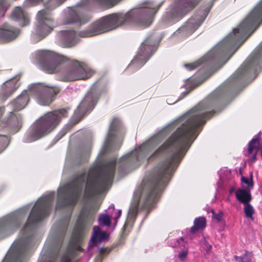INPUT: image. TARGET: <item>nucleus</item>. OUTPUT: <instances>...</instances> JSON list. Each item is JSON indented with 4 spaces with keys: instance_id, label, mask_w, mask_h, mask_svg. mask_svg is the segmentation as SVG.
<instances>
[{
    "instance_id": "1",
    "label": "nucleus",
    "mask_w": 262,
    "mask_h": 262,
    "mask_svg": "<svg viewBox=\"0 0 262 262\" xmlns=\"http://www.w3.org/2000/svg\"><path fill=\"white\" fill-rule=\"evenodd\" d=\"M214 104L213 98L209 97L203 100L135 150L120 158L118 169L121 172L138 166L141 160L146 158L177 126L180 125L177 131L147 158V161L150 162L166 153H171L170 157L159 164L153 173L143 181L140 188L135 192L128 211V221H135L140 208L149 210L154 207L171 174L196 138L200 131V127L211 117L212 112L210 110Z\"/></svg>"
},
{
    "instance_id": "2",
    "label": "nucleus",
    "mask_w": 262,
    "mask_h": 262,
    "mask_svg": "<svg viewBox=\"0 0 262 262\" xmlns=\"http://www.w3.org/2000/svg\"><path fill=\"white\" fill-rule=\"evenodd\" d=\"M116 160L102 165L97 163L85 171L75 175L71 181L58 189L56 209L73 207L79 201L84 186V197L89 199L105 191L115 173Z\"/></svg>"
},
{
    "instance_id": "3",
    "label": "nucleus",
    "mask_w": 262,
    "mask_h": 262,
    "mask_svg": "<svg viewBox=\"0 0 262 262\" xmlns=\"http://www.w3.org/2000/svg\"><path fill=\"white\" fill-rule=\"evenodd\" d=\"M163 2L155 5L147 2L145 7L133 9L126 13H113L102 17L93 23L89 28L80 32L83 37H91L115 29L122 26L134 25L143 27L149 26L153 15Z\"/></svg>"
},
{
    "instance_id": "4",
    "label": "nucleus",
    "mask_w": 262,
    "mask_h": 262,
    "mask_svg": "<svg viewBox=\"0 0 262 262\" xmlns=\"http://www.w3.org/2000/svg\"><path fill=\"white\" fill-rule=\"evenodd\" d=\"M34 59L42 69L50 74L60 73L64 81L86 79L94 73L83 62L72 60L49 50H39L34 53Z\"/></svg>"
},
{
    "instance_id": "5",
    "label": "nucleus",
    "mask_w": 262,
    "mask_h": 262,
    "mask_svg": "<svg viewBox=\"0 0 262 262\" xmlns=\"http://www.w3.org/2000/svg\"><path fill=\"white\" fill-rule=\"evenodd\" d=\"M54 196L55 192H51L39 198L34 205L19 238L13 243L9 262L24 261L27 251L33 242L36 224L49 214Z\"/></svg>"
},
{
    "instance_id": "6",
    "label": "nucleus",
    "mask_w": 262,
    "mask_h": 262,
    "mask_svg": "<svg viewBox=\"0 0 262 262\" xmlns=\"http://www.w3.org/2000/svg\"><path fill=\"white\" fill-rule=\"evenodd\" d=\"M248 38L236 28L223 40L214 47L203 59L194 63H187L184 67L189 70L195 69L202 62H207L213 66L225 64Z\"/></svg>"
},
{
    "instance_id": "7",
    "label": "nucleus",
    "mask_w": 262,
    "mask_h": 262,
    "mask_svg": "<svg viewBox=\"0 0 262 262\" xmlns=\"http://www.w3.org/2000/svg\"><path fill=\"white\" fill-rule=\"evenodd\" d=\"M68 112L64 109L48 112L41 117L26 133L24 141L30 143L46 136L57 125L60 120L66 117Z\"/></svg>"
},
{
    "instance_id": "8",
    "label": "nucleus",
    "mask_w": 262,
    "mask_h": 262,
    "mask_svg": "<svg viewBox=\"0 0 262 262\" xmlns=\"http://www.w3.org/2000/svg\"><path fill=\"white\" fill-rule=\"evenodd\" d=\"M98 209L99 206L95 204H86L82 207L72 235V239L75 244L81 242L85 232L84 226H91L93 223Z\"/></svg>"
},
{
    "instance_id": "9",
    "label": "nucleus",
    "mask_w": 262,
    "mask_h": 262,
    "mask_svg": "<svg viewBox=\"0 0 262 262\" xmlns=\"http://www.w3.org/2000/svg\"><path fill=\"white\" fill-rule=\"evenodd\" d=\"M200 0H175L167 9L162 20L165 24H171L192 10Z\"/></svg>"
},
{
    "instance_id": "10",
    "label": "nucleus",
    "mask_w": 262,
    "mask_h": 262,
    "mask_svg": "<svg viewBox=\"0 0 262 262\" xmlns=\"http://www.w3.org/2000/svg\"><path fill=\"white\" fill-rule=\"evenodd\" d=\"M27 213V208L24 207L0 220V239L9 235L19 227Z\"/></svg>"
},
{
    "instance_id": "11",
    "label": "nucleus",
    "mask_w": 262,
    "mask_h": 262,
    "mask_svg": "<svg viewBox=\"0 0 262 262\" xmlns=\"http://www.w3.org/2000/svg\"><path fill=\"white\" fill-rule=\"evenodd\" d=\"M262 21V0L249 13L236 29L246 37L255 31Z\"/></svg>"
},
{
    "instance_id": "12",
    "label": "nucleus",
    "mask_w": 262,
    "mask_h": 262,
    "mask_svg": "<svg viewBox=\"0 0 262 262\" xmlns=\"http://www.w3.org/2000/svg\"><path fill=\"white\" fill-rule=\"evenodd\" d=\"M61 89L58 86H49L42 84H36L32 86L30 94L34 95L38 103L42 105H48L54 100Z\"/></svg>"
},
{
    "instance_id": "13",
    "label": "nucleus",
    "mask_w": 262,
    "mask_h": 262,
    "mask_svg": "<svg viewBox=\"0 0 262 262\" xmlns=\"http://www.w3.org/2000/svg\"><path fill=\"white\" fill-rule=\"evenodd\" d=\"M37 19L38 25L35 29V33L40 37L41 39L52 31L54 21L48 9L39 11L37 15Z\"/></svg>"
},
{
    "instance_id": "14",
    "label": "nucleus",
    "mask_w": 262,
    "mask_h": 262,
    "mask_svg": "<svg viewBox=\"0 0 262 262\" xmlns=\"http://www.w3.org/2000/svg\"><path fill=\"white\" fill-rule=\"evenodd\" d=\"M97 99L98 95L96 91L93 89H91L75 112L73 118V119H76L74 122L75 124L77 123L88 112L94 108Z\"/></svg>"
},
{
    "instance_id": "15",
    "label": "nucleus",
    "mask_w": 262,
    "mask_h": 262,
    "mask_svg": "<svg viewBox=\"0 0 262 262\" xmlns=\"http://www.w3.org/2000/svg\"><path fill=\"white\" fill-rule=\"evenodd\" d=\"M154 46L151 44L149 39L145 40L141 45L137 55L129 64V68L139 69L142 67L154 53Z\"/></svg>"
},
{
    "instance_id": "16",
    "label": "nucleus",
    "mask_w": 262,
    "mask_h": 262,
    "mask_svg": "<svg viewBox=\"0 0 262 262\" xmlns=\"http://www.w3.org/2000/svg\"><path fill=\"white\" fill-rule=\"evenodd\" d=\"M68 225V222L67 219L62 223L57 226H54L52 228L48 240L51 241L52 246L56 253H58L60 249Z\"/></svg>"
},
{
    "instance_id": "17",
    "label": "nucleus",
    "mask_w": 262,
    "mask_h": 262,
    "mask_svg": "<svg viewBox=\"0 0 262 262\" xmlns=\"http://www.w3.org/2000/svg\"><path fill=\"white\" fill-rule=\"evenodd\" d=\"M121 129V122L118 118H114L110 125V129L103 147V153L106 154L115 148L116 136Z\"/></svg>"
},
{
    "instance_id": "18",
    "label": "nucleus",
    "mask_w": 262,
    "mask_h": 262,
    "mask_svg": "<svg viewBox=\"0 0 262 262\" xmlns=\"http://www.w3.org/2000/svg\"><path fill=\"white\" fill-rule=\"evenodd\" d=\"M211 5L206 8L203 11H200L196 14L190 18L186 23L179 30L181 32L191 34L196 30L198 27L204 21L206 17L208 15Z\"/></svg>"
},
{
    "instance_id": "19",
    "label": "nucleus",
    "mask_w": 262,
    "mask_h": 262,
    "mask_svg": "<svg viewBox=\"0 0 262 262\" xmlns=\"http://www.w3.org/2000/svg\"><path fill=\"white\" fill-rule=\"evenodd\" d=\"M19 30L8 24H4L0 29V43L10 41L17 37Z\"/></svg>"
},
{
    "instance_id": "20",
    "label": "nucleus",
    "mask_w": 262,
    "mask_h": 262,
    "mask_svg": "<svg viewBox=\"0 0 262 262\" xmlns=\"http://www.w3.org/2000/svg\"><path fill=\"white\" fill-rule=\"evenodd\" d=\"M58 36L64 46L70 47L75 43L76 33L73 30H62L58 33Z\"/></svg>"
},
{
    "instance_id": "21",
    "label": "nucleus",
    "mask_w": 262,
    "mask_h": 262,
    "mask_svg": "<svg viewBox=\"0 0 262 262\" xmlns=\"http://www.w3.org/2000/svg\"><path fill=\"white\" fill-rule=\"evenodd\" d=\"M260 148V142L258 138H253L248 144V148L245 155L251 161L256 159V156Z\"/></svg>"
},
{
    "instance_id": "22",
    "label": "nucleus",
    "mask_w": 262,
    "mask_h": 262,
    "mask_svg": "<svg viewBox=\"0 0 262 262\" xmlns=\"http://www.w3.org/2000/svg\"><path fill=\"white\" fill-rule=\"evenodd\" d=\"M12 18L19 21L22 26H27L29 24V17L20 7H16L13 11Z\"/></svg>"
},
{
    "instance_id": "23",
    "label": "nucleus",
    "mask_w": 262,
    "mask_h": 262,
    "mask_svg": "<svg viewBox=\"0 0 262 262\" xmlns=\"http://www.w3.org/2000/svg\"><path fill=\"white\" fill-rule=\"evenodd\" d=\"M28 101V94L27 92H24L10 103V106L13 107L14 111H19L24 108Z\"/></svg>"
},
{
    "instance_id": "24",
    "label": "nucleus",
    "mask_w": 262,
    "mask_h": 262,
    "mask_svg": "<svg viewBox=\"0 0 262 262\" xmlns=\"http://www.w3.org/2000/svg\"><path fill=\"white\" fill-rule=\"evenodd\" d=\"M108 238V234L105 231H101L98 226L93 227V235L91 242L95 245L97 242H102L107 240Z\"/></svg>"
},
{
    "instance_id": "25",
    "label": "nucleus",
    "mask_w": 262,
    "mask_h": 262,
    "mask_svg": "<svg viewBox=\"0 0 262 262\" xmlns=\"http://www.w3.org/2000/svg\"><path fill=\"white\" fill-rule=\"evenodd\" d=\"M235 196L237 200L244 204L249 203L252 199L250 191L247 189L237 190L235 192Z\"/></svg>"
},
{
    "instance_id": "26",
    "label": "nucleus",
    "mask_w": 262,
    "mask_h": 262,
    "mask_svg": "<svg viewBox=\"0 0 262 262\" xmlns=\"http://www.w3.org/2000/svg\"><path fill=\"white\" fill-rule=\"evenodd\" d=\"M19 79V76H16L15 78L11 79L8 81H7L4 84L6 87L5 90V94L6 96H10L13 93L19 86V84L17 83V81Z\"/></svg>"
},
{
    "instance_id": "27",
    "label": "nucleus",
    "mask_w": 262,
    "mask_h": 262,
    "mask_svg": "<svg viewBox=\"0 0 262 262\" xmlns=\"http://www.w3.org/2000/svg\"><path fill=\"white\" fill-rule=\"evenodd\" d=\"M9 123L11 127L13 128L16 132H18L21 127L23 123L21 116L18 114L11 117Z\"/></svg>"
},
{
    "instance_id": "28",
    "label": "nucleus",
    "mask_w": 262,
    "mask_h": 262,
    "mask_svg": "<svg viewBox=\"0 0 262 262\" xmlns=\"http://www.w3.org/2000/svg\"><path fill=\"white\" fill-rule=\"evenodd\" d=\"M245 62H262V45L259 49L253 53Z\"/></svg>"
},
{
    "instance_id": "29",
    "label": "nucleus",
    "mask_w": 262,
    "mask_h": 262,
    "mask_svg": "<svg viewBox=\"0 0 262 262\" xmlns=\"http://www.w3.org/2000/svg\"><path fill=\"white\" fill-rule=\"evenodd\" d=\"M206 225V220L203 217L196 218L194 221V225L190 228L191 232H195L205 227Z\"/></svg>"
},
{
    "instance_id": "30",
    "label": "nucleus",
    "mask_w": 262,
    "mask_h": 262,
    "mask_svg": "<svg viewBox=\"0 0 262 262\" xmlns=\"http://www.w3.org/2000/svg\"><path fill=\"white\" fill-rule=\"evenodd\" d=\"M244 211L246 217L253 221L254 220L253 215L254 213V209L249 203L244 204Z\"/></svg>"
},
{
    "instance_id": "31",
    "label": "nucleus",
    "mask_w": 262,
    "mask_h": 262,
    "mask_svg": "<svg viewBox=\"0 0 262 262\" xmlns=\"http://www.w3.org/2000/svg\"><path fill=\"white\" fill-rule=\"evenodd\" d=\"M112 215L102 214L99 215L98 222L100 226H109L111 225V217Z\"/></svg>"
},
{
    "instance_id": "32",
    "label": "nucleus",
    "mask_w": 262,
    "mask_h": 262,
    "mask_svg": "<svg viewBox=\"0 0 262 262\" xmlns=\"http://www.w3.org/2000/svg\"><path fill=\"white\" fill-rule=\"evenodd\" d=\"M169 244L170 246L172 247H180L181 246L184 247L185 246V242L184 241V239L182 237H181L179 239H172L170 240V242L169 243Z\"/></svg>"
},
{
    "instance_id": "33",
    "label": "nucleus",
    "mask_w": 262,
    "mask_h": 262,
    "mask_svg": "<svg viewBox=\"0 0 262 262\" xmlns=\"http://www.w3.org/2000/svg\"><path fill=\"white\" fill-rule=\"evenodd\" d=\"M251 254L247 251L246 252L245 255L243 257L234 256V259L238 262H250Z\"/></svg>"
},
{
    "instance_id": "34",
    "label": "nucleus",
    "mask_w": 262,
    "mask_h": 262,
    "mask_svg": "<svg viewBox=\"0 0 262 262\" xmlns=\"http://www.w3.org/2000/svg\"><path fill=\"white\" fill-rule=\"evenodd\" d=\"M8 144V137L6 136H0V154L6 148Z\"/></svg>"
},
{
    "instance_id": "35",
    "label": "nucleus",
    "mask_w": 262,
    "mask_h": 262,
    "mask_svg": "<svg viewBox=\"0 0 262 262\" xmlns=\"http://www.w3.org/2000/svg\"><path fill=\"white\" fill-rule=\"evenodd\" d=\"M90 151V147H86L85 148L81 149L78 156L80 158H82L83 160H85L89 154Z\"/></svg>"
},
{
    "instance_id": "36",
    "label": "nucleus",
    "mask_w": 262,
    "mask_h": 262,
    "mask_svg": "<svg viewBox=\"0 0 262 262\" xmlns=\"http://www.w3.org/2000/svg\"><path fill=\"white\" fill-rule=\"evenodd\" d=\"M4 1L5 0H0V17L4 15L8 8V5Z\"/></svg>"
},
{
    "instance_id": "37",
    "label": "nucleus",
    "mask_w": 262,
    "mask_h": 262,
    "mask_svg": "<svg viewBox=\"0 0 262 262\" xmlns=\"http://www.w3.org/2000/svg\"><path fill=\"white\" fill-rule=\"evenodd\" d=\"M59 262H73L69 252L64 253L61 256Z\"/></svg>"
},
{
    "instance_id": "38",
    "label": "nucleus",
    "mask_w": 262,
    "mask_h": 262,
    "mask_svg": "<svg viewBox=\"0 0 262 262\" xmlns=\"http://www.w3.org/2000/svg\"><path fill=\"white\" fill-rule=\"evenodd\" d=\"M213 214V218L215 219L218 222H221L222 220L223 216L224 215L223 212L220 211L218 213H215L213 210H212Z\"/></svg>"
},
{
    "instance_id": "39",
    "label": "nucleus",
    "mask_w": 262,
    "mask_h": 262,
    "mask_svg": "<svg viewBox=\"0 0 262 262\" xmlns=\"http://www.w3.org/2000/svg\"><path fill=\"white\" fill-rule=\"evenodd\" d=\"M188 254V249L187 248L184 247V249L179 253L178 257L180 260H183L186 258Z\"/></svg>"
},
{
    "instance_id": "40",
    "label": "nucleus",
    "mask_w": 262,
    "mask_h": 262,
    "mask_svg": "<svg viewBox=\"0 0 262 262\" xmlns=\"http://www.w3.org/2000/svg\"><path fill=\"white\" fill-rule=\"evenodd\" d=\"M241 180L243 183L246 184L247 185L248 187H249L250 188H253V184L252 182V178H250V179H249L244 177H242L241 178Z\"/></svg>"
},
{
    "instance_id": "41",
    "label": "nucleus",
    "mask_w": 262,
    "mask_h": 262,
    "mask_svg": "<svg viewBox=\"0 0 262 262\" xmlns=\"http://www.w3.org/2000/svg\"><path fill=\"white\" fill-rule=\"evenodd\" d=\"M204 248L205 249L206 253L209 254L212 248V246L210 244H209L206 240H205L204 241Z\"/></svg>"
},
{
    "instance_id": "42",
    "label": "nucleus",
    "mask_w": 262,
    "mask_h": 262,
    "mask_svg": "<svg viewBox=\"0 0 262 262\" xmlns=\"http://www.w3.org/2000/svg\"><path fill=\"white\" fill-rule=\"evenodd\" d=\"M66 0H50L49 3L52 4L54 2H56V5L54 7H52L53 8L56 6H59L61 4H62Z\"/></svg>"
},
{
    "instance_id": "43",
    "label": "nucleus",
    "mask_w": 262,
    "mask_h": 262,
    "mask_svg": "<svg viewBox=\"0 0 262 262\" xmlns=\"http://www.w3.org/2000/svg\"><path fill=\"white\" fill-rule=\"evenodd\" d=\"M121 215V210H119L117 212V214L116 216H114V219L115 221H117V220L120 217Z\"/></svg>"
},
{
    "instance_id": "44",
    "label": "nucleus",
    "mask_w": 262,
    "mask_h": 262,
    "mask_svg": "<svg viewBox=\"0 0 262 262\" xmlns=\"http://www.w3.org/2000/svg\"><path fill=\"white\" fill-rule=\"evenodd\" d=\"M189 93V91H187V92H183L182 94V95L183 96L181 98H180V99H179L178 100H180L182 98H183L184 97H185L187 95V94Z\"/></svg>"
},
{
    "instance_id": "45",
    "label": "nucleus",
    "mask_w": 262,
    "mask_h": 262,
    "mask_svg": "<svg viewBox=\"0 0 262 262\" xmlns=\"http://www.w3.org/2000/svg\"><path fill=\"white\" fill-rule=\"evenodd\" d=\"M67 132L66 131H64V130H62L60 134H62L60 136V137H59V139L61 138L62 136H63L66 134Z\"/></svg>"
},
{
    "instance_id": "46",
    "label": "nucleus",
    "mask_w": 262,
    "mask_h": 262,
    "mask_svg": "<svg viewBox=\"0 0 262 262\" xmlns=\"http://www.w3.org/2000/svg\"><path fill=\"white\" fill-rule=\"evenodd\" d=\"M108 209H112L113 210H115V206L114 204L111 205L109 208Z\"/></svg>"
},
{
    "instance_id": "47",
    "label": "nucleus",
    "mask_w": 262,
    "mask_h": 262,
    "mask_svg": "<svg viewBox=\"0 0 262 262\" xmlns=\"http://www.w3.org/2000/svg\"><path fill=\"white\" fill-rule=\"evenodd\" d=\"M2 114H3V111H2V108H0V117L2 116Z\"/></svg>"
},
{
    "instance_id": "48",
    "label": "nucleus",
    "mask_w": 262,
    "mask_h": 262,
    "mask_svg": "<svg viewBox=\"0 0 262 262\" xmlns=\"http://www.w3.org/2000/svg\"><path fill=\"white\" fill-rule=\"evenodd\" d=\"M104 249H103V248H101V249H100V252H101V253H103V252H104Z\"/></svg>"
},
{
    "instance_id": "49",
    "label": "nucleus",
    "mask_w": 262,
    "mask_h": 262,
    "mask_svg": "<svg viewBox=\"0 0 262 262\" xmlns=\"http://www.w3.org/2000/svg\"><path fill=\"white\" fill-rule=\"evenodd\" d=\"M190 86H191V84H190V85H188V84H187V85H186V89H187V88L190 87Z\"/></svg>"
},
{
    "instance_id": "50",
    "label": "nucleus",
    "mask_w": 262,
    "mask_h": 262,
    "mask_svg": "<svg viewBox=\"0 0 262 262\" xmlns=\"http://www.w3.org/2000/svg\"><path fill=\"white\" fill-rule=\"evenodd\" d=\"M233 191V189L232 188H231L230 191V193H231Z\"/></svg>"
}]
</instances>
